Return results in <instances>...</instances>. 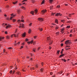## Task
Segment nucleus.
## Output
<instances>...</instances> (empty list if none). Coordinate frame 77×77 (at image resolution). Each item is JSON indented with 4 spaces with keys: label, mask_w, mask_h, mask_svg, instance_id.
<instances>
[{
    "label": "nucleus",
    "mask_w": 77,
    "mask_h": 77,
    "mask_svg": "<svg viewBox=\"0 0 77 77\" xmlns=\"http://www.w3.org/2000/svg\"><path fill=\"white\" fill-rule=\"evenodd\" d=\"M33 43V45H35L36 44V42H33V40H32L31 42H27V43L28 44V45H29L30 44H32Z\"/></svg>",
    "instance_id": "1"
},
{
    "label": "nucleus",
    "mask_w": 77,
    "mask_h": 77,
    "mask_svg": "<svg viewBox=\"0 0 77 77\" xmlns=\"http://www.w3.org/2000/svg\"><path fill=\"white\" fill-rule=\"evenodd\" d=\"M71 43V42L69 40H67L65 42V44L67 45V44H69Z\"/></svg>",
    "instance_id": "2"
},
{
    "label": "nucleus",
    "mask_w": 77,
    "mask_h": 77,
    "mask_svg": "<svg viewBox=\"0 0 77 77\" xmlns=\"http://www.w3.org/2000/svg\"><path fill=\"white\" fill-rule=\"evenodd\" d=\"M38 20L39 21L41 22V21H44V19L41 18H38Z\"/></svg>",
    "instance_id": "3"
},
{
    "label": "nucleus",
    "mask_w": 77,
    "mask_h": 77,
    "mask_svg": "<svg viewBox=\"0 0 77 77\" xmlns=\"http://www.w3.org/2000/svg\"><path fill=\"white\" fill-rule=\"evenodd\" d=\"M47 41L48 42H50L51 40H50L51 39H50V37H48L47 38Z\"/></svg>",
    "instance_id": "4"
},
{
    "label": "nucleus",
    "mask_w": 77,
    "mask_h": 77,
    "mask_svg": "<svg viewBox=\"0 0 77 77\" xmlns=\"http://www.w3.org/2000/svg\"><path fill=\"white\" fill-rule=\"evenodd\" d=\"M42 14H45V12H47V10H43L42 11Z\"/></svg>",
    "instance_id": "5"
},
{
    "label": "nucleus",
    "mask_w": 77,
    "mask_h": 77,
    "mask_svg": "<svg viewBox=\"0 0 77 77\" xmlns=\"http://www.w3.org/2000/svg\"><path fill=\"white\" fill-rule=\"evenodd\" d=\"M62 14H60V13H57L55 15L56 16H59V15H60V16H61Z\"/></svg>",
    "instance_id": "6"
},
{
    "label": "nucleus",
    "mask_w": 77,
    "mask_h": 77,
    "mask_svg": "<svg viewBox=\"0 0 77 77\" xmlns=\"http://www.w3.org/2000/svg\"><path fill=\"white\" fill-rule=\"evenodd\" d=\"M11 25L8 24L6 27V29H7V28H9V27H11Z\"/></svg>",
    "instance_id": "7"
},
{
    "label": "nucleus",
    "mask_w": 77,
    "mask_h": 77,
    "mask_svg": "<svg viewBox=\"0 0 77 77\" xmlns=\"http://www.w3.org/2000/svg\"><path fill=\"white\" fill-rule=\"evenodd\" d=\"M22 36L24 38L26 36V32H24L22 35Z\"/></svg>",
    "instance_id": "8"
},
{
    "label": "nucleus",
    "mask_w": 77,
    "mask_h": 77,
    "mask_svg": "<svg viewBox=\"0 0 77 77\" xmlns=\"http://www.w3.org/2000/svg\"><path fill=\"white\" fill-rule=\"evenodd\" d=\"M15 15H14L13 14H11V16H12V17L13 18H14V17L15 16Z\"/></svg>",
    "instance_id": "9"
},
{
    "label": "nucleus",
    "mask_w": 77,
    "mask_h": 77,
    "mask_svg": "<svg viewBox=\"0 0 77 77\" xmlns=\"http://www.w3.org/2000/svg\"><path fill=\"white\" fill-rule=\"evenodd\" d=\"M35 13V12L34 11H32L31 12V14H32V15H34V13Z\"/></svg>",
    "instance_id": "10"
},
{
    "label": "nucleus",
    "mask_w": 77,
    "mask_h": 77,
    "mask_svg": "<svg viewBox=\"0 0 77 77\" xmlns=\"http://www.w3.org/2000/svg\"><path fill=\"white\" fill-rule=\"evenodd\" d=\"M61 60L63 61H64V62H66V60H65V59H61Z\"/></svg>",
    "instance_id": "11"
},
{
    "label": "nucleus",
    "mask_w": 77,
    "mask_h": 77,
    "mask_svg": "<svg viewBox=\"0 0 77 77\" xmlns=\"http://www.w3.org/2000/svg\"><path fill=\"white\" fill-rule=\"evenodd\" d=\"M14 37H16V35H15V34H13V35H11V38H12V37H13V36H14Z\"/></svg>",
    "instance_id": "12"
},
{
    "label": "nucleus",
    "mask_w": 77,
    "mask_h": 77,
    "mask_svg": "<svg viewBox=\"0 0 77 77\" xmlns=\"http://www.w3.org/2000/svg\"><path fill=\"white\" fill-rule=\"evenodd\" d=\"M20 25H21V26L22 27H24V24H20Z\"/></svg>",
    "instance_id": "13"
},
{
    "label": "nucleus",
    "mask_w": 77,
    "mask_h": 77,
    "mask_svg": "<svg viewBox=\"0 0 77 77\" xmlns=\"http://www.w3.org/2000/svg\"><path fill=\"white\" fill-rule=\"evenodd\" d=\"M35 14H37V12H38V10L36 9L35 10Z\"/></svg>",
    "instance_id": "14"
},
{
    "label": "nucleus",
    "mask_w": 77,
    "mask_h": 77,
    "mask_svg": "<svg viewBox=\"0 0 77 77\" xmlns=\"http://www.w3.org/2000/svg\"><path fill=\"white\" fill-rule=\"evenodd\" d=\"M39 30H40V31H42V28H39V29H38Z\"/></svg>",
    "instance_id": "15"
},
{
    "label": "nucleus",
    "mask_w": 77,
    "mask_h": 77,
    "mask_svg": "<svg viewBox=\"0 0 77 77\" xmlns=\"http://www.w3.org/2000/svg\"><path fill=\"white\" fill-rule=\"evenodd\" d=\"M5 38V37H0V40L1 41V39H3Z\"/></svg>",
    "instance_id": "16"
},
{
    "label": "nucleus",
    "mask_w": 77,
    "mask_h": 77,
    "mask_svg": "<svg viewBox=\"0 0 77 77\" xmlns=\"http://www.w3.org/2000/svg\"><path fill=\"white\" fill-rule=\"evenodd\" d=\"M17 74H18L19 75H20L21 74V73L19 72H17Z\"/></svg>",
    "instance_id": "17"
},
{
    "label": "nucleus",
    "mask_w": 77,
    "mask_h": 77,
    "mask_svg": "<svg viewBox=\"0 0 77 77\" xmlns=\"http://www.w3.org/2000/svg\"><path fill=\"white\" fill-rule=\"evenodd\" d=\"M31 31H32V30H31V29H29V31H28V33H31Z\"/></svg>",
    "instance_id": "18"
},
{
    "label": "nucleus",
    "mask_w": 77,
    "mask_h": 77,
    "mask_svg": "<svg viewBox=\"0 0 77 77\" xmlns=\"http://www.w3.org/2000/svg\"><path fill=\"white\" fill-rule=\"evenodd\" d=\"M17 1H16V2H13V4L14 5H16L17 4Z\"/></svg>",
    "instance_id": "19"
},
{
    "label": "nucleus",
    "mask_w": 77,
    "mask_h": 77,
    "mask_svg": "<svg viewBox=\"0 0 77 77\" xmlns=\"http://www.w3.org/2000/svg\"><path fill=\"white\" fill-rule=\"evenodd\" d=\"M64 55V54H62L60 55L59 57H62V56H63Z\"/></svg>",
    "instance_id": "20"
},
{
    "label": "nucleus",
    "mask_w": 77,
    "mask_h": 77,
    "mask_svg": "<svg viewBox=\"0 0 77 77\" xmlns=\"http://www.w3.org/2000/svg\"><path fill=\"white\" fill-rule=\"evenodd\" d=\"M21 8L22 9H23V10H25L26 9V8H25V7H23V6H22V7H21Z\"/></svg>",
    "instance_id": "21"
},
{
    "label": "nucleus",
    "mask_w": 77,
    "mask_h": 77,
    "mask_svg": "<svg viewBox=\"0 0 77 77\" xmlns=\"http://www.w3.org/2000/svg\"><path fill=\"white\" fill-rule=\"evenodd\" d=\"M20 44V42H18V43H17V44H15V45H17V44H18V45H19V44Z\"/></svg>",
    "instance_id": "22"
},
{
    "label": "nucleus",
    "mask_w": 77,
    "mask_h": 77,
    "mask_svg": "<svg viewBox=\"0 0 77 77\" xmlns=\"http://www.w3.org/2000/svg\"><path fill=\"white\" fill-rule=\"evenodd\" d=\"M45 1L44 0H43L42 1V2L41 3V5H42V4H44V3H45Z\"/></svg>",
    "instance_id": "23"
},
{
    "label": "nucleus",
    "mask_w": 77,
    "mask_h": 77,
    "mask_svg": "<svg viewBox=\"0 0 77 77\" xmlns=\"http://www.w3.org/2000/svg\"><path fill=\"white\" fill-rule=\"evenodd\" d=\"M50 1V3H52V2H53V0H49Z\"/></svg>",
    "instance_id": "24"
},
{
    "label": "nucleus",
    "mask_w": 77,
    "mask_h": 77,
    "mask_svg": "<svg viewBox=\"0 0 77 77\" xmlns=\"http://www.w3.org/2000/svg\"><path fill=\"white\" fill-rule=\"evenodd\" d=\"M13 23H15L16 21V20L15 19H13Z\"/></svg>",
    "instance_id": "25"
},
{
    "label": "nucleus",
    "mask_w": 77,
    "mask_h": 77,
    "mask_svg": "<svg viewBox=\"0 0 77 77\" xmlns=\"http://www.w3.org/2000/svg\"><path fill=\"white\" fill-rule=\"evenodd\" d=\"M59 34V32H58L56 33V35H58Z\"/></svg>",
    "instance_id": "26"
},
{
    "label": "nucleus",
    "mask_w": 77,
    "mask_h": 77,
    "mask_svg": "<svg viewBox=\"0 0 77 77\" xmlns=\"http://www.w3.org/2000/svg\"><path fill=\"white\" fill-rule=\"evenodd\" d=\"M53 6H51L50 7V9L51 10L52 9H53Z\"/></svg>",
    "instance_id": "27"
},
{
    "label": "nucleus",
    "mask_w": 77,
    "mask_h": 77,
    "mask_svg": "<svg viewBox=\"0 0 77 77\" xmlns=\"http://www.w3.org/2000/svg\"><path fill=\"white\" fill-rule=\"evenodd\" d=\"M49 42H50L49 43V45H51V44H52V42H50V41Z\"/></svg>",
    "instance_id": "28"
},
{
    "label": "nucleus",
    "mask_w": 77,
    "mask_h": 77,
    "mask_svg": "<svg viewBox=\"0 0 77 77\" xmlns=\"http://www.w3.org/2000/svg\"><path fill=\"white\" fill-rule=\"evenodd\" d=\"M6 38H7V39H9V36H6Z\"/></svg>",
    "instance_id": "29"
},
{
    "label": "nucleus",
    "mask_w": 77,
    "mask_h": 77,
    "mask_svg": "<svg viewBox=\"0 0 77 77\" xmlns=\"http://www.w3.org/2000/svg\"><path fill=\"white\" fill-rule=\"evenodd\" d=\"M69 14V17H71V14Z\"/></svg>",
    "instance_id": "30"
},
{
    "label": "nucleus",
    "mask_w": 77,
    "mask_h": 77,
    "mask_svg": "<svg viewBox=\"0 0 77 77\" xmlns=\"http://www.w3.org/2000/svg\"><path fill=\"white\" fill-rule=\"evenodd\" d=\"M63 72V71L60 72H59V74H62Z\"/></svg>",
    "instance_id": "31"
},
{
    "label": "nucleus",
    "mask_w": 77,
    "mask_h": 77,
    "mask_svg": "<svg viewBox=\"0 0 77 77\" xmlns=\"http://www.w3.org/2000/svg\"><path fill=\"white\" fill-rule=\"evenodd\" d=\"M24 20H23V19L21 20V22H22V23H23Z\"/></svg>",
    "instance_id": "32"
},
{
    "label": "nucleus",
    "mask_w": 77,
    "mask_h": 77,
    "mask_svg": "<svg viewBox=\"0 0 77 77\" xmlns=\"http://www.w3.org/2000/svg\"><path fill=\"white\" fill-rule=\"evenodd\" d=\"M70 46H68V45H66V48H67V47H68V48H69V47H70Z\"/></svg>",
    "instance_id": "33"
},
{
    "label": "nucleus",
    "mask_w": 77,
    "mask_h": 77,
    "mask_svg": "<svg viewBox=\"0 0 77 77\" xmlns=\"http://www.w3.org/2000/svg\"><path fill=\"white\" fill-rule=\"evenodd\" d=\"M64 30V28H63V29H61V32H62Z\"/></svg>",
    "instance_id": "34"
},
{
    "label": "nucleus",
    "mask_w": 77,
    "mask_h": 77,
    "mask_svg": "<svg viewBox=\"0 0 77 77\" xmlns=\"http://www.w3.org/2000/svg\"><path fill=\"white\" fill-rule=\"evenodd\" d=\"M61 22H63V23H64L65 22V20H61Z\"/></svg>",
    "instance_id": "35"
},
{
    "label": "nucleus",
    "mask_w": 77,
    "mask_h": 77,
    "mask_svg": "<svg viewBox=\"0 0 77 77\" xmlns=\"http://www.w3.org/2000/svg\"><path fill=\"white\" fill-rule=\"evenodd\" d=\"M59 52H60V51L58 50L57 51V53H58V54H59Z\"/></svg>",
    "instance_id": "36"
},
{
    "label": "nucleus",
    "mask_w": 77,
    "mask_h": 77,
    "mask_svg": "<svg viewBox=\"0 0 77 77\" xmlns=\"http://www.w3.org/2000/svg\"><path fill=\"white\" fill-rule=\"evenodd\" d=\"M43 69H41V72H43Z\"/></svg>",
    "instance_id": "37"
},
{
    "label": "nucleus",
    "mask_w": 77,
    "mask_h": 77,
    "mask_svg": "<svg viewBox=\"0 0 77 77\" xmlns=\"http://www.w3.org/2000/svg\"><path fill=\"white\" fill-rule=\"evenodd\" d=\"M33 51L34 52H35V51H36V49H34L33 50Z\"/></svg>",
    "instance_id": "38"
},
{
    "label": "nucleus",
    "mask_w": 77,
    "mask_h": 77,
    "mask_svg": "<svg viewBox=\"0 0 77 77\" xmlns=\"http://www.w3.org/2000/svg\"><path fill=\"white\" fill-rule=\"evenodd\" d=\"M35 0H32V3H34V2H35Z\"/></svg>",
    "instance_id": "39"
},
{
    "label": "nucleus",
    "mask_w": 77,
    "mask_h": 77,
    "mask_svg": "<svg viewBox=\"0 0 77 77\" xmlns=\"http://www.w3.org/2000/svg\"><path fill=\"white\" fill-rule=\"evenodd\" d=\"M57 8H60V5L57 6Z\"/></svg>",
    "instance_id": "40"
},
{
    "label": "nucleus",
    "mask_w": 77,
    "mask_h": 77,
    "mask_svg": "<svg viewBox=\"0 0 77 77\" xmlns=\"http://www.w3.org/2000/svg\"><path fill=\"white\" fill-rule=\"evenodd\" d=\"M55 23H57V20L56 19L55 20Z\"/></svg>",
    "instance_id": "41"
},
{
    "label": "nucleus",
    "mask_w": 77,
    "mask_h": 77,
    "mask_svg": "<svg viewBox=\"0 0 77 77\" xmlns=\"http://www.w3.org/2000/svg\"><path fill=\"white\" fill-rule=\"evenodd\" d=\"M67 23H71V21H67Z\"/></svg>",
    "instance_id": "42"
},
{
    "label": "nucleus",
    "mask_w": 77,
    "mask_h": 77,
    "mask_svg": "<svg viewBox=\"0 0 77 77\" xmlns=\"http://www.w3.org/2000/svg\"><path fill=\"white\" fill-rule=\"evenodd\" d=\"M26 1H27V0H23L22 2H26Z\"/></svg>",
    "instance_id": "43"
},
{
    "label": "nucleus",
    "mask_w": 77,
    "mask_h": 77,
    "mask_svg": "<svg viewBox=\"0 0 77 77\" xmlns=\"http://www.w3.org/2000/svg\"><path fill=\"white\" fill-rule=\"evenodd\" d=\"M26 41H29V39H27V38H26Z\"/></svg>",
    "instance_id": "44"
},
{
    "label": "nucleus",
    "mask_w": 77,
    "mask_h": 77,
    "mask_svg": "<svg viewBox=\"0 0 77 77\" xmlns=\"http://www.w3.org/2000/svg\"><path fill=\"white\" fill-rule=\"evenodd\" d=\"M70 28V26H67V28Z\"/></svg>",
    "instance_id": "45"
},
{
    "label": "nucleus",
    "mask_w": 77,
    "mask_h": 77,
    "mask_svg": "<svg viewBox=\"0 0 77 77\" xmlns=\"http://www.w3.org/2000/svg\"><path fill=\"white\" fill-rule=\"evenodd\" d=\"M12 18H13V17L12 16L10 18V20H12Z\"/></svg>",
    "instance_id": "46"
},
{
    "label": "nucleus",
    "mask_w": 77,
    "mask_h": 77,
    "mask_svg": "<svg viewBox=\"0 0 77 77\" xmlns=\"http://www.w3.org/2000/svg\"><path fill=\"white\" fill-rule=\"evenodd\" d=\"M63 43H62V44H61V47H62V46H63Z\"/></svg>",
    "instance_id": "47"
},
{
    "label": "nucleus",
    "mask_w": 77,
    "mask_h": 77,
    "mask_svg": "<svg viewBox=\"0 0 77 77\" xmlns=\"http://www.w3.org/2000/svg\"><path fill=\"white\" fill-rule=\"evenodd\" d=\"M41 64H42V66H43V65H44V63H43V62Z\"/></svg>",
    "instance_id": "48"
},
{
    "label": "nucleus",
    "mask_w": 77,
    "mask_h": 77,
    "mask_svg": "<svg viewBox=\"0 0 77 77\" xmlns=\"http://www.w3.org/2000/svg\"><path fill=\"white\" fill-rule=\"evenodd\" d=\"M5 34H8V32H7V31H5Z\"/></svg>",
    "instance_id": "49"
},
{
    "label": "nucleus",
    "mask_w": 77,
    "mask_h": 77,
    "mask_svg": "<svg viewBox=\"0 0 77 77\" xmlns=\"http://www.w3.org/2000/svg\"><path fill=\"white\" fill-rule=\"evenodd\" d=\"M12 48V47H10L8 48V49H10L11 50Z\"/></svg>",
    "instance_id": "50"
},
{
    "label": "nucleus",
    "mask_w": 77,
    "mask_h": 77,
    "mask_svg": "<svg viewBox=\"0 0 77 77\" xmlns=\"http://www.w3.org/2000/svg\"><path fill=\"white\" fill-rule=\"evenodd\" d=\"M21 18L22 19H23L24 18V17H23V16H22L21 17Z\"/></svg>",
    "instance_id": "51"
},
{
    "label": "nucleus",
    "mask_w": 77,
    "mask_h": 77,
    "mask_svg": "<svg viewBox=\"0 0 77 77\" xmlns=\"http://www.w3.org/2000/svg\"><path fill=\"white\" fill-rule=\"evenodd\" d=\"M34 38L35 39H36V38H37V36H35L34 37Z\"/></svg>",
    "instance_id": "52"
},
{
    "label": "nucleus",
    "mask_w": 77,
    "mask_h": 77,
    "mask_svg": "<svg viewBox=\"0 0 77 77\" xmlns=\"http://www.w3.org/2000/svg\"><path fill=\"white\" fill-rule=\"evenodd\" d=\"M32 23H30L29 24V26H31V25H32Z\"/></svg>",
    "instance_id": "53"
},
{
    "label": "nucleus",
    "mask_w": 77,
    "mask_h": 77,
    "mask_svg": "<svg viewBox=\"0 0 77 77\" xmlns=\"http://www.w3.org/2000/svg\"><path fill=\"white\" fill-rule=\"evenodd\" d=\"M20 12V10H18V13H19V12Z\"/></svg>",
    "instance_id": "54"
},
{
    "label": "nucleus",
    "mask_w": 77,
    "mask_h": 77,
    "mask_svg": "<svg viewBox=\"0 0 77 77\" xmlns=\"http://www.w3.org/2000/svg\"><path fill=\"white\" fill-rule=\"evenodd\" d=\"M12 70H11L10 72V74H11V73H12Z\"/></svg>",
    "instance_id": "55"
},
{
    "label": "nucleus",
    "mask_w": 77,
    "mask_h": 77,
    "mask_svg": "<svg viewBox=\"0 0 77 77\" xmlns=\"http://www.w3.org/2000/svg\"><path fill=\"white\" fill-rule=\"evenodd\" d=\"M54 14H55V13H53V14H51V15H54Z\"/></svg>",
    "instance_id": "56"
},
{
    "label": "nucleus",
    "mask_w": 77,
    "mask_h": 77,
    "mask_svg": "<svg viewBox=\"0 0 77 77\" xmlns=\"http://www.w3.org/2000/svg\"><path fill=\"white\" fill-rule=\"evenodd\" d=\"M50 74L51 75H52V74H53V73L52 72H51Z\"/></svg>",
    "instance_id": "57"
},
{
    "label": "nucleus",
    "mask_w": 77,
    "mask_h": 77,
    "mask_svg": "<svg viewBox=\"0 0 77 77\" xmlns=\"http://www.w3.org/2000/svg\"><path fill=\"white\" fill-rule=\"evenodd\" d=\"M56 30H57V29H58V27H56Z\"/></svg>",
    "instance_id": "58"
},
{
    "label": "nucleus",
    "mask_w": 77,
    "mask_h": 77,
    "mask_svg": "<svg viewBox=\"0 0 77 77\" xmlns=\"http://www.w3.org/2000/svg\"><path fill=\"white\" fill-rule=\"evenodd\" d=\"M64 5L65 6H68V5L67 4H65Z\"/></svg>",
    "instance_id": "59"
},
{
    "label": "nucleus",
    "mask_w": 77,
    "mask_h": 77,
    "mask_svg": "<svg viewBox=\"0 0 77 77\" xmlns=\"http://www.w3.org/2000/svg\"><path fill=\"white\" fill-rule=\"evenodd\" d=\"M9 17H7V20H9Z\"/></svg>",
    "instance_id": "60"
},
{
    "label": "nucleus",
    "mask_w": 77,
    "mask_h": 77,
    "mask_svg": "<svg viewBox=\"0 0 77 77\" xmlns=\"http://www.w3.org/2000/svg\"><path fill=\"white\" fill-rule=\"evenodd\" d=\"M74 41L75 42H76V41H77V39H75Z\"/></svg>",
    "instance_id": "61"
},
{
    "label": "nucleus",
    "mask_w": 77,
    "mask_h": 77,
    "mask_svg": "<svg viewBox=\"0 0 77 77\" xmlns=\"http://www.w3.org/2000/svg\"><path fill=\"white\" fill-rule=\"evenodd\" d=\"M35 68L34 67L32 68V69H33L34 70L35 69Z\"/></svg>",
    "instance_id": "62"
},
{
    "label": "nucleus",
    "mask_w": 77,
    "mask_h": 77,
    "mask_svg": "<svg viewBox=\"0 0 77 77\" xmlns=\"http://www.w3.org/2000/svg\"><path fill=\"white\" fill-rule=\"evenodd\" d=\"M18 22H19V21H20V20H17Z\"/></svg>",
    "instance_id": "63"
},
{
    "label": "nucleus",
    "mask_w": 77,
    "mask_h": 77,
    "mask_svg": "<svg viewBox=\"0 0 77 77\" xmlns=\"http://www.w3.org/2000/svg\"><path fill=\"white\" fill-rule=\"evenodd\" d=\"M55 75H54L52 76V77H55Z\"/></svg>",
    "instance_id": "64"
}]
</instances>
